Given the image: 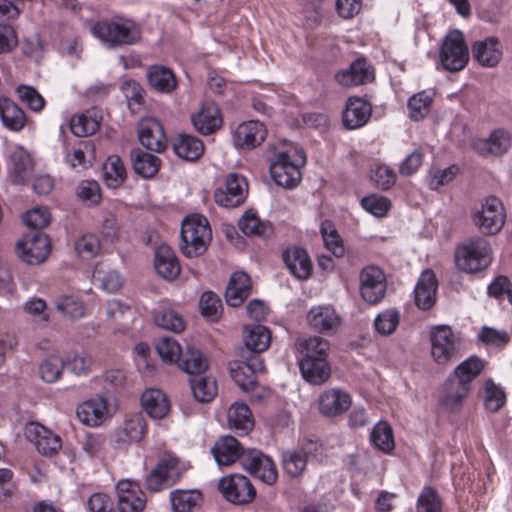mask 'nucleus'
Instances as JSON below:
<instances>
[{"label":"nucleus","instance_id":"11","mask_svg":"<svg viewBox=\"0 0 512 512\" xmlns=\"http://www.w3.org/2000/svg\"><path fill=\"white\" fill-rule=\"evenodd\" d=\"M16 251L18 256L27 264H41L50 253L49 238L42 232L31 231L17 242Z\"/></svg>","mask_w":512,"mask_h":512},{"label":"nucleus","instance_id":"24","mask_svg":"<svg viewBox=\"0 0 512 512\" xmlns=\"http://www.w3.org/2000/svg\"><path fill=\"white\" fill-rule=\"evenodd\" d=\"M246 451L236 438L229 435L219 438L211 448V452L220 466H230L237 460L241 462Z\"/></svg>","mask_w":512,"mask_h":512},{"label":"nucleus","instance_id":"60","mask_svg":"<svg viewBox=\"0 0 512 512\" xmlns=\"http://www.w3.org/2000/svg\"><path fill=\"white\" fill-rule=\"evenodd\" d=\"M202 315L210 321H217L222 310L220 298L213 292H205L202 294L199 302Z\"/></svg>","mask_w":512,"mask_h":512},{"label":"nucleus","instance_id":"37","mask_svg":"<svg viewBox=\"0 0 512 512\" xmlns=\"http://www.w3.org/2000/svg\"><path fill=\"white\" fill-rule=\"evenodd\" d=\"M147 79L149 85L161 93H170L177 85L172 70L161 65L150 66L147 70Z\"/></svg>","mask_w":512,"mask_h":512},{"label":"nucleus","instance_id":"36","mask_svg":"<svg viewBox=\"0 0 512 512\" xmlns=\"http://www.w3.org/2000/svg\"><path fill=\"white\" fill-rule=\"evenodd\" d=\"M230 429L240 435L247 434L254 426V420L249 407L242 402H234L227 414Z\"/></svg>","mask_w":512,"mask_h":512},{"label":"nucleus","instance_id":"44","mask_svg":"<svg viewBox=\"0 0 512 512\" xmlns=\"http://www.w3.org/2000/svg\"><path fill=\"white\" fill-rule=\"evenodd\" d=\"M103 178L110 188L119 187L126 178V169L119 156L111 155L103 165Z\"/></svg>","mask_w":512,"mask_h":512},{"label":"nucleus","instance_id":"48","mask_svg":"<svg viewBox=\"0 0 512 512\" xmlns=\"http://www.w3.org/2000/svg\"><path fill=\"white\" fill-rule=\"evenodd\" d=\"M93 278L96 282L100 283V287L104 291L109 293L118 291L123 284V279L116 270L105 267L102 264L96 266Z\"/></svg>","mask_w":512,"mask_h":512},{"label":"nucleus","instance_id":"31","mask_svg":"<svg viewBox=\"0 0 512 512\" xmlns=\"http://www.w3.org/2000/svg\"><path fill=\"white\" fill-rule=\"evenodd\" d=\"M299 366L303 378L313 385H321L330 378L331 369L327 358L301 359Z\"/></svg>","mask_w":512,"mask_h":512},{"label":"nucleus","instance_id":"63","mask_svg":"<svg viewBox=\"0 0 512 512\" xmlns=\"http://www.w3.org/2000/svg\"><path fill=\"white\" fill-rule=\"evenodd\" d=\"M23 220L28 227L35 231L41 230L50 224L51 214L45 207H35L26 212L23 216Z\"/></svg>","mask_w":512,"mask_h":512},{"label":"nucleus","instance_id":"5","mask_svg":"<svg viewBox=\"0 0 512 512\" xmlns=\"http://www.w3.org/2000/svg\"><path fill=\"white\" fill-rule=\"evenodd\" d=\"M180 249L187 257H197L203 254L212 238L208 220L200 214L187 216L181 224Z\"/></svg>","mask_w":512,"mask_h":512},{"label":"nucleus","instance_id":"47","mask_svg":"<svg viewBox=\"0 0 512 512\" xmlns=\"http://www.w3.org/2000/svg\"><path fill=\"white\" fill-rule=\"evenodd\" d=\"M432 102L433 95L427 91H421L411 96L408 101L410 119L414 121L424 119L430 112Z\"/></svg>","mask_w":512,"mask_h":512},{"label":"nucleus","instance_id":"62","mask_svg":"<svg viewBox=\"0 0 512 512\" xmlns=\"http://www.w3.org/2000/svg\"><path fill=\"white\" fill-rule=\"evenodd\" d=\"M230 374L235 383L245 392L252 391L257 386L255 375L249 372V368L246 366H240L237 362H232L230 364Z\"/></svg>","mask_w":512,"mask_h":512},{"label":"nucleus","instance_id":"57","mask_svg":"<svg viewBox=\"0 0 512 512\" xmlns=\"http://www.w3.org/2000/svg\"><path fill=\"white\" fill-rule=\"evenodd\" d=\"M224 188L231 194L230 204L243 203L248 192L246 179L236 173H231L227 176Z\"/></svg>","mask_w":512,"mask_h":512},{"label":"nucleus","instance_id":"38","mask_svg":"<svg viewBox=\"0 0 512 512\" xmlns=\"http://www.w3.org/2000/svg\"><path fill=\"white\" fill-rule=\"evenodd\" d=\"M173 512H191L202 500V494L196 489H175L170 492Z\"/></svg>","mask_w":512,"mask_h":512},{"label":"nucleus","instance_id":"14","mask_svg":"<svg viewBox=\"0 0 512 512\" xmlns=\"http://www.w3.org/2000/svg\"><path fill=\"white\" fill-rule=\"evenodd\" d=\"M360 293L369 304L380 302L386 293V279L383 271L376 266H367L360 273Z\"/></svg>","mask_w":512,"mask_h":512},{"label":"nucleus","instance_id":"54","mask_svg":"<svg viewBox=\"0 0 512 512\" xmlns=\"http://www.w3.org/2000/svg\"><path fill=\"white\" fill-rule=\"evenodd\" d=\"M55 305L60 313L72 320H77L84 316L83 303L76 296L61 295L56 299Z\"/></svg>","mask_w":512,"mask_h":512},{"label":"nucleus","instance_id":"12","mask_svg":"<svg viewBox=\"0 0 512 512\" xmlns=\"http://www.w3.org/2000/svg\"><path fill=\"white\" fill-rule=\"evenodd\" d=\"M218 489L223 497L237 505L250 503L256 496L251 481L242 474H231L219 480Z\"/></svg>","mask_w":512,"mask_h":512},{"label":"nucleus","instance_id":"8","mask_svg":"<svg viewBox=\"0 0 512 512\" xmlns=\"http://www.w3.org/2000/svg\"><path fill=\"white\" fill-rule=\"evenodd\" d=\"M431 356L439 365H447L453 361L462 348L460 334L448 325H437L431 329Z\"/></svg>","mask_w":512,"mask_h":512},{"label":"nucleus","instance_id":"46","mask_svg":"<svg viewBox=\"0 0 512 512\" xmlns=\"http://www.w3.org/2000/svg\"><path fill=\"white\" fill-rule=\"evenodd\" d=\"M238 225L240 230L249 236L266 237L272 233L271 225L250 211L242 216Z\"/></svg>","mask_w":512,"mask_h":512},{"label":"nucleus","instance_id":"3","mask_svg":"<svg viewBox=\"0 0 512 512\" xmlns=\"http://www.w3.org/2000/svg\"><path fill=\"white\" fill-rule=\"evenodd\" d=\"M91 33L109 48L135 45L142 35L138 23L119 16L95 23L91 27Z\"/></svg>","mask_w":512,"mask_h":512},{"label":"nucleus","instance_id":"20","mask_svg":"<svg viewBox=\"0 0 512 512\" xmlns=\"http://www.w3.org/2000/svg\"><path fill=\"white\" fill-rule=\"evenodd\" d=\"M308 324L316 331L333 334L341 325V317L329 304L312 307L307 314Z\"/></svg>","mask_w":512,"mask_h":512},{"label":"nucleus","instance_id":"1","mask_svg":"<svg viewBox=\"0 0 512 512\" xmlns=\"http://www.w3.org/2000/svg\"><path fill=\"white\" fill-rule=\"evenodd\" d=\"M270 174L273 181L284 188H294L301 180L300 168L306 163V155L301 147L285 139L269 147Z\"/></svg>","mask_w":512,"mask_h":512},{"label":"nucleus","instance_id":"49","mask_svg":"<svg viewBox=\"0 0 512 512\" xmlns=\"http://www.w3.org/2000/svg\"><path fill=\"white\" fill-rule=\"evenodd\" d=\"M299 346L302 359H318L320 357L327 358L329 351V342L322 337L313 336L308 339L299 340Z\"/></svg>","mask_w":512,"mask_h":512},{"label":"nucleus","instance_id":"4","mask_svg":"<svg viewBox=\"0 0 512 512\" xmlns=\"http://www.w3.org/2000/svg\"><path fill=\"white\" fill-rule=\"evenodd\" d=\"M492 260V246L489 240L483 236L471 237L455 250L456 266L467 274H476L486 270Z\"/></svg>","mask_w":512,"mask_h":512},{"label":"nucleus","instance_id":"39","mask_svg":"<svg viewBox=\"0 0 512 512\" xmlns=\"http://www.w3.org/2000/svg\"><path fill=\"white\" fill-rule=\"evenodd\" d=\"M100 117L96 110H87L74 116L70 122L71 132L77 137H87L98 131Z\"/></svg>","mask_w":512,"mask_h":512},{"label":"nucleus","instance_id":"15","mask_svg":"<svg viewBox=\"0 0 512 512\" xmlns=\"http://www.w3.org/2000/svg\"><path fill=\"white\" fill-rule=\"evenodd\" d=\"M119 512H142L146 507L145 493L130 480H120L116 485Z\"/></svg>","mask_w":512,"mask_h":512},{"label":"nucleus","instance_id":"34","mask_svg":"<svg viewBox=\"0 0 512 512\" xmlns=\"http://www.w3.org/2000/svg\"><path fill=\"white\" fill-rule=\"evenodd\" d=\"M473 56L482 66H495L502 56L499 40L495 37H488L483 41L476 42L473 47Z\"/></svg>","mask_w":512,"mask_h":512},{"label":"nucleus","instance_id":"28","mask_svg":"<svg viewBox=\"0 0 512 512\" xmlns=\"http://www.w3.org/2000/svg\"><path fill=\"white\" fill-rule=\"evenodd\" d=\"M284 262L297 279H307L312 272V263L306 250L300 247L288 248L283 253Z\"/></svg>","mask_w":512,"mask_h":512},{"label":"nucleus","instance_id":"55","mask_svg":"<svg viewBox=\"0 0 512 512\" xmlns=\"http://www.w3.org/2000/svg\"><path fill=\"white\" fill-rule=\"evenodd\" d=\"M156 350L161 359L167 363H178L184 352L172 337H162L156 343Z\"/></svg>","mask_w":512,"mask_h":512},{"label":"nucleus","instance_id":"51","mask_svg":"<svg viewBox=\"0 0 512 512\" xmlns=\"http://www.w3.org/2000/svg\"><path fill=\"white\" fill-rule=\"evenodd\" d=\"M370 438L373 445L385 453L391 452L395 447L393 431L387 422H378L374 426Z\"/></svg>","mask_w":512,"mask_h":512},{"label":"nucleus","instance_id":"9","mask_svg":"<svg viewBox=\"0 0 512 512\" xmlns=\"http://www.w3.org/2000/svg\"><path fill=\"white\" fill-rule=\"evenodd\" d=\"M187 470V466L176 456H164L146 477V487L151 492H158L175 484Z\"/></svg>","mask_w":512,"mask_h":512},{"label":"nucleus","instance_id":"42","mask_svg":"<svg viewBox=\"0 0 512 512\" xmlns=\"http://www.w3.org/2000/svg\"><path fill=\"white\" fill-rule=\"evenodd\" d=\"M270 332L262 325L246 326L244 331L245 346L251 351L261 353L269 347Z\"/></svg>","mask_w":512,"mask_h":512},{"label":"nucleus","instance_id":"27","mask_svg":"<svg viewBox=\"0 0 512 512\" xmlns=\"http://www.w3.org/2000/svg\"><path fill=\"white\" fill-rule=\"evenodd\" d=\"M76 413L82 423L97 427L107 416V402L103 397L89 399L78 406Z\"/></svg>","mask_w":512,"mask_h":512},{"label":"nucleus","instance_id":"18","mask_svg":"<svg viewBox=\"0 0 512 512\" xmlns=\"http://www.w3.org/2000/svg\"><path fill=\"white\" fill-rule=\"evenodd\" d=\"M138 138L145 148L154 152H163L167 147L163 126L154 118H144L139 122Z\"/></svg>","mask_w":512,"mask_h":512},{"label":"nucleus","instance_id":"6","mask_svg":"<svg viewBox=\"0 0 512 512\" xmlns=\"http://www.w3.org/2000/svg\"><path fill=\"white\" fill-rule=\"evenodd\" d=\"M474 226L483 235H496L506 221V210L500 198L494 195L484 197L471 211Z\"/></svg>","mask_w":512,"mask_h":512},{"label":"nucleus","instance_id":"10","mask_svg":"<svg viewBox=\"0 0 512 512\" xmlns=\"http://www.w3.org/2000/svg\"><path fill=\"white\" fill-rule=\"evenodd\" d=\"M469 60L468 48L460 31L449 33L440 51L442 67L450 72L462 70Z\"/></svg>","mask_w":512,"mask_h":512},{"label":"nucleus","instance_id":"50","mask_svg":"<svg viewBox=\"0 0 512 512\" xmlns=\"http://www.w3.org/2000/svg\"><path fill=\"white\" fill-rule=\"evenodd\" d=\"M65 362L60 356L50 355L39 365V376L46 383L57 382L63 373Z\"/></svg>","mask_w":512,"mask_h":512},{"label":"nucleus","instance_id":"41","mask_svg":"<svg viewBox=\"0 0 512 512\" xmlns=\"http://www.w3.org/2000/svg\"><path fill=\"white\" fill-rule=\"evenodd\" d=\"M178 366L185 373L194 377L202 375L208 369V360L200 350L188 347Z\"/></svg>","mask_w":512,"mask_h":512},{"label":"nucleus","instance_id":"29","mask_svg":"<svg viewBox=\"0 0 512 512\" xmlns=\"http://www.w3.org/2000/svg\"><path fill=\"white\" fill-rule=\"evenodd\" d=\"M250 291V277L244 272L233 273L225 291L227 304L232 307L240 306L248 298Z\"/></svg>","mask_w":512,"mask_h":512},{"label":"nucleus","instance_id":"22","mask_svg":"<svg viewBox=\"0 0 512 512\" xmlns=\"http://www.w3.org/2000/svg\"><path fill=\"white\" fill-rule=\"evenodd\" d=\"M351 405L350 396L343 390L332 388L319 395L318 409L325 417H336L343 414Z\"/></svg>","mask_w":512,"mask_h":512},{"label":"nucleus","instance_id":"52","mask_svg":"<svg viewBox=\"0 0 512 512\" xmlns=\"http://www.w3.org/2000/svg\"><path fill=\"white\" fill-rule=\"evenodd\" d=\"M154 322L157 326L173 332H181L185 328L181 315L169 308H161L155 312Z\"/></svg>","mask_w":512,"mask_h":512},{"label":"nucleus","instance_id":"33","mask_svg":"<svg viewBox=\"0 0 512 512\" xmlns=\"http://www.w3.org/2000/svg\"><path fill=\"white\" fill-rule=\"evenodd\" d=\"M0 119L4 127L13 132L21 131L27 124L25 112L5 97L0 98Z\"/></svg>","mask_w":512,"mask_h":512},{"label":"nucleus","instance_id":"21","mask_svg":"<svg viewBox=\"0 0 512 512\" xmlns=\"http://www.w3.org/2000/svg\"><path fill=\"white\" fill-rule=\"evenodd\" d=\"M26 433L35 442L38 452L43 456L51 457L62 447L60 436L43 425L31 423L27 426Z\"/></svg>","mask_w":512,"mask_h":512},{"label":"nucleus","instance_id":"17","mask_svg":"<svg viewBox=\"0 0 512 512\" xmlns=\"http://www.w3.org/2000/svg\"><path fill=\"white\" fill-rule=\"evenodd\" d=\"M267 135L266 127L259 121H246L233 132V144L242 150H251L261 145Z\"/></svg>","mask_w":512,"mask_h":512},{"label":"nucleus","instance_id":"16","mask_svg":"<svg viewBox=\"0 0 512 512\" xmlns=\"http://www.w3.org/2000/svg\"><path fill=\"white\" fill-rule=\"evenodd\" d=\"M147 433V423L141 413L129 414L123 423L115 429L112 441L118 445L141 441Z\"/></svg>","mask_w":512,"mask_h":512},{"label":"nucleus","instance_id":"2","mask_svg":"<svg viewBox=\"0 0 512 512\" xmlns=\"http://www.w3.org/2000/svg\"><path fill=\"white\" fill-rule=\"evenodd\" d=\"M484 367L485 362L477 356H471L461 362L442 386L440 395L442 406L451 412L458 411L471 391L472 382Z\"/></svg>","mask_w":512,"mask_h":512},{"label":"nucleus","instance_id":"45","mask_svg":"<svg viewBox=\"0 0 512 512\" xmlns=\"http://www.w3.org/2000/svg\"><path fill=\"white\" fill-rule=\"evenodd\" d=\"M194 398L202 403L212 401L217 395L216 381L209 376H194L190 379Z\"/></svg>","mask_w":512,"mask_h":512},{"label":"nucleus","instance_id":"53","mask_svg":"<svg viewBox=\"0 0 512 512\" xmlns=\"http://www.w3.org/2000/svg\"><path fill=\"white\" fill-rule=\"evenodd\" d=\"M74 249L79 258L90 260L99 254L101 243L96 235L85 234L75 241Z\"/></svg>","mask_w":512,"mask_h":512},{"label":"nucleus","instance_id":"30","mask_svg":"<svg viewBox=\"0 0 512 512\" xmlns=\"http://www.w3.org/2000/svg\"><path fill=\"white\" fill-rule=\"evenodd\" d=\"M154 266L157 273L166 280L175 279L181 270L177 256L167 245L156 248Z\"/></svg>","mask_w":512,"mask_h":512},{"label":"nucleus","instance_id":"43","mask_svg":"<svg viewBox=\"0 0 512 512\" xmlns=\"http://www.w3.org/2000/svg\"><path fill=\"white\" fill-rule=\"evenodd\" d=\"M134 171L144 178L153 177L159 170L160 159L150 153L140 149H135L131 153Z\"/></svg>","mask_w":512,"mask_h":512},{"label":"nucleus","instance_id":"19","mask_svg":"<svg viewBox=\"0 0 512 512\" xmlns=\"http://www.w3.org/2000/svg\"><path fill=\"white\" fill-rule=\"evenodd\" d=\"M511 146V136L505 129H496L488 138L475 139L473 150L483 157H496L505 154Z\"/></svg>","mask_w":512,"mask_h":512},{"label":"nucleus","instance_id":"35","mask_svg":"<svg viewBox=\"0 0 512 512\" xmlns=\"http://www.w3.org/2000/svg\"><path fill=\"white\" fill-rule=\"evenodd\" d=\"M10 175L15 184H24L33 169L30 154L22 147H17L10 155Z\"/></svg>","mask_w":512,"mask_h":512},{"label":"nucleus","instance_id":"56","mask_svg":"<svg viewBox=\"0 0 512 512\" xmlns=\"http://www.w3.org/2000/svg\"><path fill=\"white\" fill-rule=\"evenodd\" d=\"M400 313L394 308L379 313L374 321L376 331L384 336L392 334L399 325Z\"/></svg>","mask_w":512,"mask_h":512},{"label":"nucleus","instance_id":"58","mask_svg":"<svg viewBox=\"0 0 512 512\" xmlns=\"http://www.w3.org/2000/svg\"><path fill=\"white\" fill-rule=\"evenodd\" d=\"M505 401V392L491 379H488L484 387L485 408L491 412H496L503 407Z\"/></svg>","mask_w":512,"mask_h":512},{"label":"nucleus","instance_id":"13","mask_svg":"<svg viewBox=\"0 0 512 512\" xmlns=\"http://www.w3.org/2000/svg\"><path fill=\"white\" fill-rule=\"evenodd\" d=\"M241 465L266 484H273L277 480L278 474L273 460L259 450L247 449L241 458Z\"/></svg>","mask_w":512,"mask_h":512},{"label":"nucleus","instance_id":"23","mask_svg":"<svg viewBox=\"0 0 512 512\" xmlns=\"http://www.w3.org/2000/svg\"><path fill=\"white\" fill-rule=\"evenodd\" d=\"M194 128L203 135H210L220 129L222 117L218 106L214 102H205L201 109L191 116Z\"/></svg>","mask_w":512,"mask_h":512},{"label":"nucleus","instance_id":"64","mask_svg":"<svg viewBox=\"0 0 512 512\" xmlns=\"http://www.w3.org/2000/svg\"><path fill=\"white\" fill-rule=\"evenodd\" d=\"M362 207L376 217H383L386 215L390 208V201L388 198L381 195H369L362 199Z\"/></svg>","mask_w":512,"mask_h":512},{"label":"nucleus","instance_id":"40","mask_svg":"<svg viewBox=\"0 0 512 512\" xmlns=\"http://www.w3.org/2000/svg\"><path fill=\"white\" fill-rule=\"evenodd\" d=\"M175 153L188 161L198 159L204 152V145L200 139L193 135L181 134L173 143Z\"/></svg>","mask_w":512,"mask_h":512},{"label":"nucleus","instance_id":"26","mask_svg":"<svg viewBox=\"0 0 512 512\" xmlns=\"http://www.w3.org/2000/svg\"><path fill=\"white\" fill-rule=\"evenodd\" d=\"M371 116V106L364 99L350 97L343 111V124L348 129H357L364 126Z\"/></svg>","mask_w":512,"mask_h":512},{"label":"nucleus","instance_id":"7","mask_svg":"<svg viewBox=\"0 0 512 512\" xmlns=\"http://www.w3.org/2000/svg\"><path fill=\"white\" fill-rule=\"evenodd\" d=\"M323 451V445L319 441L310 438L304 439L298 447L282 452L281 460L284 472L292 478L302 476L309 462L321 461Z\"/></svg>","mask_w":512,"mask_h":512},{"label":"nucleus","instance_id":"59","mask_svg":"<svg viewBox=\"0 0 512 512\" xmlns=\"http://www.w3.org/2000/svg\"><path fill=\"white\" fill-rule=\"evenodd\" d=\"M320 231L326 248L336 257L343 256L344 246L333 225L329 221H325L321 224Z\"/></svg>","mask_w":512,"mask_h":512},{"label":"nucleus","instance_id":"32","mask_svg":"<svg viewBox=\"0 0 512 512\" xmlns=\"http://www.w3.org/2000/svg\"><path fill=\"white\" fill-rule=\"evenodd\" d=\"M146 413L153 419H163L170 411V402L166 394L159 389H148L141 397Z\"/></svg>","mask_w":512,"mask_h":512},{"label":"nucleus","instance_id":"61","mask_svg":"<svg viewBox=\"0 0 512 512\" xmlns=\"http://www.w3.org/2000/svg\"><path fill=\"white\" fill-rule=\"evenodd\" d=\"M417 512H442V501L435 489L423 488L417 499Z\"/></svg>","mask_w":512,"mask_h":512},{"label":"nucleus","instance_id":"25","mask_svg":"<svg viewBox=\"0 0 512 512\" xmlns=\"http://www.w3.org/2000/svg\"><path fill=\"white\" fill-rule=\"evenodd\" d=\"M438 281L431 269L424 270L415 287V304L422 310L430 309L436 300Z\"/></svg>","mask_w":512,"mask_h":512}]
</instances>
